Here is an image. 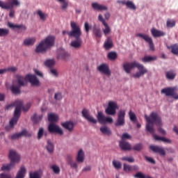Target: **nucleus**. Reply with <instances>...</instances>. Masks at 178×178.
<instances>
[{
    "mask_svg": "<svg viewBox=\"0 0 178 178\" xmlns=\"http://www.w3.org/2000/svg\"><path fill=\"white\" fill-rule=\"evenodd\" d=\"M145 119L147 121L146 130L147 131H149L150 134L153 135V137L156 141H163V143H168V144L172 143V140L168 138L155 135L154 124H156V126H161L162 124V118H161V116L159 115L157 112H152L149 116L145 115Z\"/></svg>",
    "mask_w": 178,
    "mask_h": 178,
    "instance_id": "1",
    "label": "nucleus"
},
{
    "mask_svg": "<svg viewBox=\"0 0 178 178\" xmlns=\"http://www.w3.org/2000/svg\"><path fill=\"white\" fill-rule=\"evenodd\" d=\"M71 31L67 33V35L70 37H73L75 40H72L70 43V47L74 48L75 49H79L81 48V44H83V40H81V28L80 25L77 23L72 21L70 22Z\"/></svg>",
    "mask_w": 178,
    "mask_h": 178,
    "instance_id": "2",
    "label": "nucleus"
},
{
    "mask_svg": "<svg viewBox=\"0 0 178 178\" xmlns=\"http://www.w3.org/2000/svg\"><path fill=\"white\" fill-rule=\"evenodd\" d=\"M134 67H137L138 70H139V72H137L133 75V77H134V79H140L141 76H144V74H145L148 72V70H147L144 65L136 61H134L132 63H125L123 65L124 70L128 74L131 73V69H134Z\"/></svg>",
    "mask_w": 178,
    "mask_h": 178,
    "instance_id": "3",
    "label": "nucleus"
},
{
    "mask_svg": "<svg viewBox=\"0 0 178 178\" xmlns=\"http://www.w3.org/2000/svg\"><path fill=\"white\" fill-rule=\"evenodd\" d=\"M54 44H55V37L47 36L36 47L35 52L38 54L45 52L47 49H49L51 47H54Z\"/></svg>",
    "mask_w": 178,
    "mask_h": 178,
    "instance_id": "4",
    "label": "nucleus"
},
{
    "mask_svg": "<svg viewBox=\"0 0 178 178\" xmlns=\"http://www.w3.org/2000/svg\"><path fill=\"white\" fill-rule=\"evenodd\" d=\"M20 6V1L19 0H7V2L0 1V8L9 10V9H13Z\"/></svg>",
    "mask_w": 178,
    "mask_h": 178,
    "instance_id": "5",
    "label": "nucleus"
},
{
    "mask_svg": "<svg viewBox=\"0 0 178 178\" xmlns=\"http://www.w3.org/2000/svg\"><path fill=\"white\" fill-rule=\"evenodd\" d=\"M13 106H16L15 109L17 106H20V111L22 109L24 112H27L30 109V107L31 106V104L28 103L26 106H23V102L22 100H17L14 102L13 103L8 104L6 106V110L9 111L10 108H13Z\"/></svg>",
    "mask_w": 178,
    "mask_h": 178,
    "instance_id": "6",
    "label": "nucleus"
},
{
    "mask_svg": "<svg viewBox=\"0 0 178 178\" xmlns=\"http://www.w3.org/2000/svg\"><path fill=\"white\" fill-rule=\"evenodd\" d=\"M126 110H120L118 112L117 120L115 122V127H122L126 124Z\"/></svg>",
    "mask_w": 178,
    "mask_h": 178,
    "instance_id": "7",
    "label": "nucleus"
},
{
    "mask_svg": "<svg viewBox=\"0 0 178 178\" xmlns=\"http://www.w3.org/2000/svg\"><path fill=\"white\" fill-rule=\"evenodd\" d=\"M116 109H119V106L116 102L110 101L108 102L107 108L105 110L106 115L111 116H115L116 115Z\"/></svg>",
    "mask_w": 178,
    "mask_h": 178,
    "instance_id": "8",
    "label": "nucleus"
},
{
    "mask_svg": "<svg viewBox=\"0 0 178 178\" xmlns=\"http://www.w3.org/2000/svg\"><path fill=\"white\" fill-rule=\"evenodd\" d=\"M161 94H165L166 97H172L174 99H178V94L176 92L175 87H168L161 90Z\"/></svg>",
    "mask_w": 178,
    "mask_h": 178,
    "instance_id": "9",
    "label": "nucleus"
},
{
    "mask_svg": "<svg viewBox=\"0 0 178 178\" xmlns=\"http://www.w3.org/2000/svg\"><path fill=\"white\" fill-rule=\"evenodd\" d=\"M27 170H26V167L24 165H22L19 170H18L15 178H24L26 177V173ZM0 178H12L10 175H8L6 173H1L0 174Z\"/></svg>",
    "mask_w": 178,
    "mask_h": 178,
    "instance_id": "10",
    "label": "nucleus"
},
{
    "mask_svg": "<svg viewBox=\"0 0 178 178\" xmlns=\"http://www.w3.org/2000/svg\"><path fill=\"white\" fill-rule=\"evenodd\" d=\"M8 158L10 161V163L14 165H16V163H19L20 162V154H19L16 150H10Z\"/></svg>",
    "mask_w": 178,
    "mask_h": 178,
    "instance_id": "11",
    "label": "nucleus"
},
{
    "mask_svg": "<svg viewBox=\"0 0 178 178\" xmlns=\"http://www.w3.org/2000/svg\"><path fill=\"white\" fill-rule=\"evenodd\" d=\"M20 106H18L15 110L13 118L10 120V127H13V126L17 124V121L19 118H20Z\"/></svg>",
    "mask_w": 178,
    "mask_h": 178,
    "instance_id": "12",
    "label": "nucleus"
},
{
    "mask_svg": "<svg viewBox=\"0 0 178 178\" xmlns=\"http://www.w3.org/2000/svg\"><path fill=\"white\" fill-rule=\"evenodd\" d=\"M98 20L99 22H101L104 26V29H103V33L104 35H108V34H111V26L106 23V21H105V19H104V17H102V15L99 14L98 16Z\"/></svg>",
    "mask_w": 178,
    "mask_h": 178,
    "instance_id": "13",
    "label": "nucleus"
},
{
    "mask_svg": "<svg viewBox=\"0 0 178 178\" xmlns=\"http://www.w3.org/2000/svg\"><path fill=\"white\" fill-rule=\"evenodd\" d=\"M137 36L140 37V38H143L145 40V42L149 44V49L151 51H155L154 42L152 41V38H151V37H149L148 35L143 34V33H138Z\"/></svg>",
    "mask_w": 178,
    "mask_h": 178,
    "instance_id": "14",
    "label": "nucleus"
},
{
    "mask_svg": "<svg viewBox=\"0 0 178 178\" xmlns=\"http://www.w3.org/2000/svg\"><path fill=\"white\" fill-rule=\"evenodd\" d=\"M81 113H82V116L86 120H88V122H90V123H92L93 124H95L97 123V120L90 114V112L86 108H83L82 110Z\"/></svg>",
    "mask_w": 178,
    "mask_h": 178,
    "instance_id": "15",
    "label": "nucleus"
},
{
    "mask_svg": "<svg viewBox=\"0 0 178 178\" xmlns=\"http://www.w3.org/2000/svg\"><path fill=\"white\" fill-rule=\"evenodd\" d=\"M48 131L49 133H56L57 134H60V136L63 134V130L59 126L56 125V124L54 123L49 124Z\"/></svg>",
    "mask_w": 178,
    "mask_h": 178,
    "instance_id": "16",
    "label": "nucleus"
},
{
    "mask_svg": "<svg viewBox=\"0 0 178 178\" xmlns=\"http://www.w3.org/2000/svg\"><path fill=\"white\" fill-rule=\"evenodd\" d=\"M97 70L106 76H111V70L109 69V65L106 63L101 64L97 67Z\"/></svg>",
    "mask_w": 178,
    "mask_h": 178,
    "instance_id": "17",
    "label": "nucleus"
},
{
    "mask_svg": "<svg viewBox=\"0 0 178 178\" xmlns=\"http://www.w3.org/2000/svg\"><path fill=\"white\" fill-rule=\"evenodd\" d=\"M123 170L125 173H130V172H138L140 168L138 165H131L124 163L123 164Z\"/></svg>",
    "mask_w": 178,
    "mask_h": 178,
    "instance_id": "18",
    "label": "nucleus"
},
{
    "mask_svg": "<svg viewBox=\"0 0 178 178\" xmlns=\"http://www.w3.org/2000/svg\"><path fill=\"white\" fill-rule=\"evenodd\" d=\"M57 59L58 60H65V62H67V60L70 59V54L65 50H61L57 55Z\"/></svg>",
    "mask_w": 178,
    "mask_h": 178,
    "instance_id": "19",
    "label": "nucleus"
},
{
    "mask_svg": "<svg viewBox=\"0 0 178 178\" xmlns=\"http://www.w3.org/2000/svg\"><path fill=\"white\" fill-rule=\"evenodd\" d=\"M150 149L155 154H159L161 156H165L166 155V152L163 147L160 146L151 145L149 147Z\"/></svg>",
    "mask_w": 178,
    "mask_h": 178,
    "instance_id": "20",
    "label": "nucleus"
},
{
    "mask_svg": "<svg viewBox=\"0 0 178 178\" xmlns=\"http://www.w3.org/2000/svg\"><path fill=\"white\" fill-rule=\"evenodd\" d=\"M23 136L25 137H31V134L29 133L27 130L23 129L22 132L13 134L11 136V140H17L20 137H23Z\"/></svg>",
    "mask_w": 178,
    "mask_h": 178,
    "instance_id": "21",
    "label": "nucleus"
},
{
    "mask_svg": "<svg viewBox=\"0 0 178 178\" xmlns=\"http://www.w3.org/2000/svg\"><path fill=\"white\" fill-rule=\"evenodd\" d=\"M8 27H9V29H11V30H21V31H26V30H27V27H26L23 24H15L12 22H8L7 24Z\"/></svg>",
    "mask_w": 178,
    "mask_h": 178,
    "instance_id": "22",
    "label": "nucleus"
},
{
    "mask_svg": "<svg viewBox=\"0 0 178 178\" xmlns=\"http://www.w3.org/2000/svg\"><path fill=\"white\" fill-rule=\"evenodd\" d=\"M25 79L29 80L32 86H38L40 84V81L35 75L29 74L25 76Z\"/></svg>",
    "mask_w": 178,
    "mask_h": 178,
    "instance_id": "23",
    "label": "nucleus"
},
{
    "mask_svg": "<svg viewBox=\"0 0 178 178\" xmlns=\"http://www.w3.org/2000/svg\"><path fill=\"white\" fill-rule=\"evenodd\" d=\"M61 126L65 129V130H68V131H72L74 129V122L72 121H67L65 122H63Z\"/></svg>",
    "mask_w": 178,
    "mask_h": 178,
    "instance_id": "24",
    "label": "nucleus"
},
{
    "mask_svg": "<svg viewBox=\"0 0 178 178\" xmlns=\"http://www.w3.org/2000/svg\"><path fill=\"white\" fill-rule=\"evenodd\" d=\"M118 2L119 3H122V5L127 6V8H128V9H131V10H136V9H137L136 4H134V3L131 1H121Z\"/></svg>",
    "mask_w": 178,
    "mask_h": 178,
    "instance_id": "25",
    "label": "nucleus"
},
{
    "mask_svg": "<svg viewBox=\"0 0 178 178\" xmlns=\"http://www.w3.org/2000/svg\"><path fill=\"white\" fill-rule=\"evenodd\" d=\"M120 147L122 151H130L131 150V145L129 143V142H126L124 140L120 141Z\"/></svg>",
    "mask_w": 178,
    "mask_h": 178,
    "instance_id": "26",
    "label": "nucleus"
},
{
    "mask_svg": "<svg viewBox=\"0 0 178 178\" xmlns=\"http://www.w3.org/2000/svg\"><path fill=\"white\" fill-rule=\"evenodd\" d=\"M151 33H152V35H153L155 38H156L158 37H163V35H165V34H166L165 32H163L162 31L157 30L155 28H153L151 30Z\"/></svg>",
    "mask_w": 178,
    "mask_h": 178,
    "instance_id": "27",
    "label": "nucleus"
},
{
    "mask_svg": "<svg viewBox=\"0 0 178 178\" xmlns=\"http://www.w3.org/2000/svg\"><path fill=\"white\" fill-rule=\"evenodd\" d=\"M92 8L94 10H108V7L104 5H100L98 3H92Z\"/></svg>",
    "mask_w": 178,
    "mask_h": 178,
    "instance_id": "28",
    "label": "nucleus"
},
{
    "mask_svg": "<svg viewBox=\"0 0 178 178\" xmlns=\"http://www.w3.org/2000/svg\"><path fill=\"white\" fill-rule=\"evenodd\" d=\"M165 77L168 80H173L176 79V72L173 70H170L165 72Z\"/></svg>",
    "mask_w": 178,
    "mask_h": 178,
    "instance_id": "29",
    "label": "nucleus"
},
{
    "mask_svg": "<svg viewBox=\"0 0 178 178\" xmlns=\"http://www.w3.org/2000/svg\"><path fill=\"white\" fill-rule=\"evenodd\" d=\"M16 83L17 86H19V87H24L25 83L24 80H26V78L22 75H16Z\"/></svg>",
    "mask_w": 178,
    "mask_h": 178,
    "instance_id": "30",
    "label": "nucleus"
},
{
    "mask_svg": "<svg viewBox=\"0 0 178 178\" xmlns=\"http://www.w3.org/2000/svg\"><path fill=\"white\" fill-rule=\"evenodd\" d=\"M76 160V162H79V163H83V162H84V152L83 149L79 150Z\"/></svg>",
    "mask_w": 178,
    "mask_h": 178,
    "instance_id": "31",
    "label": "nucleus"
},
{
    "mask_svg": "<svg viewBox=\"0 0 178 178\" xmlns=\"http://www.w3.org/2000/svg\"><path fill=\"white\" fill-rule=\"evenodd\" d=\"M112 47H113V42H112V39H111L110 37H108L106 40L104 42V48L108 50V49H111Z\"/></svg>",
    "mask_w": 178,
    "mask_h": 178,
    "instance_id": "32",
    "label": "nucleus"
},
{
    "mask_svg": "<svg viewBox=\"0 0 178 178\" xmlns=\"http://www.w3.org/2000/svg\"><path fill=\"white\" fill-rule=\"evenodd\" d=\"M20 88H22V86H19V85H13L10 87V91L14 95H17V94H20Z\"/></svg>",
    "mask_w": 178,
    "mask_h": 178,
    "instance_id": "33",
    "label": "nucleus"
},
{
    "mask_svg": "<svg viewBox=\"0 0 178 178\" xmlns=\"http://www.w3.org/2000/svg\"><path fill=\"white\" fill-rule=\"evenodd\" d=\"M67 161L71 168H73V169H77V163L73 162V157L72 156H67Z\"/></svg>",
    "mask_w": 178,
    "mask_h": 178,
    "instance_id": "34",
    "label": "nucleus"
},
{
    "mask_svg": "<svg viewBox=\"0 0 178 178\" xmlns=\"http://www.w3.org/2000/svg\"><path fill=\"white\" fill-rule=\"evenodd\" d=\"M168 49H170L173 55H178V44H175L171 46H167Z\"/></svg>",
    "mask_w": 178,
    "mask_h": 178,
    "instance_id": "35",
    "label": "nucleus"
},
{
    "mask_svg": "<svg viewBox=\"0 0 178 178\" xmlns=\"http://www.w3.org/2000/svg\"><path fill=\"white\" fill-rule=\"evenodd\" d=\"M97 118L99 123H101V124H105V119L106 117L104 115L102 112H98Z\"/></svg>",
    "mask_w": 178,
    "mask_h": 178,
    "instance_id": "36",
    "label": "nucleus"
},
{
    "mask_svg": "<svg viewBox=\"0 0 178 178\" xmlns=\"http://www.w3.org/2000/svg\"><path fill=\"white\" fill-rule=\"evenodd\" d=\"M35 42V38H26L24 40L23 44L29 47L30 45H34Z\"/></svg>",
    "mask_w": 178,
    "mask_h": 178,
    "instance_id": "37",
    "label": "nucleus"
},
{
    "mask_svg": "<svg viewBox=\"0 0 178 178\" xmlns=\"http://www.w3.org/2000/svg\"><path fill=\"white\" fill-rule=\"evenodd\" d=\"M100 131L106 136H111V134H112V131H111V129L108 127H100Z\"/></svg>",
    "mask_w": 178,
    "mask_h": 178,
    "instance_id": "38",
    "label": "nucleus"
},
{
    "mask_svg": "<svg viewBox=\"0 0 178 178\" xmlns=\"http://www.w3.org/2000/svg\"><path fill=\"white\" fill-rule=\"evenodd\" d=\"M152 60H156V56H146L142 58V62H143V63L152 62Z\"/></svg>",
    "mask_w": 178,
    "mask_h": 178,
    "instance_id": "39",
    "label": "nucleus"
},
{
    "mask_svg": "<svg viewBox=\"0 0 178 178\" xmlns=\"http://www.w3.org/2000/svg\"><path fill=\"white\" fill-rule=\"evenodd\" d=\"M12 168H15L14 164L12 163H10L9 164H3L1 166V170H2V172H5V170L9 171Z\"/></svg>",
    "mask_w": 178,
    "mask_h": 178,
    "instance_id": "40",
    "label": "nucleus"
},
{
    "mask_svg": "<svg viewBox=\"0 0 178 178\" xmlns=\"http://www.w3.org/2000/svg\"><path fill=\"white\" fill-rule=\"evenodd\" d=\"M46 148L49 154H52V152H54V143H51V140H48Z\"/></svg>",
    "mask_w": 178,
    "mask_h": 178,
    "instance_id": "41",
    "label": "nucleus"
},
{
    "mask_svg": "<svg viewBox=\"0 0 178 178\" xmlns=\"http://www.w3.org/2000/svg\"><path fill=\"white\" fill-rule=\"evenodd\" d=\"M9 35V29L0 28V37H6Z\"/></svg>",
    "mask_w": 178,
    "mask_h": 178,
    "instance_id": "42",
    "label": "nucleus"
},
{
    "mask_svg": "<svg viewBox=\"0 0 178 178\" xmlns=\"http://www.w3.org/2000/svg\"><path fill=\"white\" fill-rule=\"evenodd\" d=\"M107 56L110 60H115L118 58V54L115 51H111L108 54Z\"/></svg>",
    "mask_w": 178,
    "mask_h": 178,
    "instance_id": "43",
    "label": "nucleus"
},
{
    "mask_svg": "<svg viewBox=\"0 0 178 178\" xmlns=\"http://www.w3.org/2000/svg\"><path fill=\"white\" fill-rule=\"evenodd\" d=\"M44 65L47 67H52V66H54V65H55V60L54 59L46 60L45 62H44Z\"/></svg>",
    "mask_w": 178,
    "mask_h": 178,
    "instance_id": "44",
    "label": "nucleus"
},
{
    "mask_svg": "<svg viewBox=\"0 0 178 178\" xmlns=\"http://www.w3.org/2000/svg\"><path fill=\"white\" fill-rule=\"evenodd\" d=\"M42 119V115L37 116V114H34L33 116L31 118V120L32 122H33V123H38V122H40V120H41Z\"/></svg>",
    "mask_w": 178,
    "mask_h": 178,
    "instance_id": "45",
    "label": "nucleus"
},
{
    "mask_svg": "<svg viewBox=\"0 0 178 178\" xmlns=\"http://www.w3.org/2000/svg\"><path fill=\"white\" fill-rule=\"evenodd\" d=\"M58 2H60L62 3L61 8L63 10L65 9H67V6H69V2L66 0H57Z\"/></svg>",
    "mask_w": 178,
    "mask_h": 178,
    "instance_id": "46",
    "label": "nucleus"
},
{
    "mask_svg": "<svg viewBox=\"0 0 178 178\" xmlns=\"http://www.w3.org/2000/svg\"><path fill=\"white\" fill-rule=\"evenodd\" d=\"M37 15H38L39 17L40 18V20H45L47 19V14L42 13L41 10H38L36 12Z\"/></svg>",
    "mask_w": 178,
    "mask_h": 178,
    "instance_id": "47",
    "label": "nucleus"
},
{
    "mask_svg": "<svg viewBox=\"0 0 178 178\" xmlns=\"http://www.w3.org/2000/svg\"><path fill=\"white\" fill-rule=\"evenodd\" d=\"M122 161H124V162H129V163H133V162H134V158L133 156H123L121 159Z\"/></svg>",
    "mask_w": 178,
    "mask_h": 178,
    "instance_id": "48",
    "label": "nucleus"
},
{
    "mask_svg": "<svg viewBox=\"0 0 178 178\" xmlns=\"http://www.w3.org/2000/svg\"><path fill=\"white\" fill-rule=\"evenodd\" d=\"M132 149H134V151H137L138 152H140V151L143 149V143L136 144L132 147Z\"/></svg>",
    "mask_w": 178,
    "mask_h": 178,
    "instance_id": "49",
    "label": "nucleus"
},
{
    "mask_svg": "<svg viewBox=\"0 0 178 178\" xmlns=\"http://www.w3.org/2000/svg\"><path fill=\"white\" fill-rule=\"evenodd\" d=\"M113 166L115 168V169H121L122 168V163L120 161H118L116 160L113 161Z\"/></svg>",
    "mask_w": 178,
    "mask_h": 178,
    "instance_id": "50",
    "label": "nucleus"
},
{
    "mask_svg": "<svg viewBox=\"0 0 178 178\" xmlns=\"http://www.w3.org/2000/svg\"><path fill=\"white\" fill-rule=\"evenodd\" d=\"M129 115L130 120H131V122H137V116H136V113L130 111L129 112Z\"/></svg>",
    "mask_w": 178,
    "mask_h": 178,
    "instance_id": "51",
    "label": "nucleus"
},
{
    "mask_svg": "<svg viewBox=\"0 0 178 178\" xmlns=\"http://www.w3.org/2000/svg\"><path fill=\"white\" fill-rule=\"evenodd\" d=\"M49 122H56L58 120V116L55 114H49L48 115Z\"/></svg>",
    "mask_w": 178,
    "mask_h": 178,
    "instance_id": "52",
    "label": "nucleus"
},
{
    "mask_svg": "<svg viewBox=\"0 0 178 178\" xmlns=\"http://www.w3.org/2000/svg\"><path fill=\"white\" fill-rule=\"evenodd\" d=\"M93 33L95 37H98V38H101L102 37V34L101 33V30H99V29L94 28Z\"/></svg>",
    "mask_w": 178,
    "mask_h": 178,
    "instance_id": "53",
    "label": "nucleus"
},
{
    "mask_svg": "<svg viewBox=\"0 0 178 178\" xmlns=\"http://www.w3.org/2000/svg\"><path fill=\"white\" fill-rule=\"evenodd\" d=\"M166 24L167 27H175V26H176V21L174 19H168Z\"/></svg>",
    "mask_w": 178,
    "mask_h": 178,
    "instance_id": "54",
    "label": "nucleus"
},
{
    "mask_svg": "<svg viewBox=\"0 0 178 178\" xmlns=\"http://www.w3.org/2000/svg\"><path fill=\"white\" fill-rule=\"evenodd\" d=\"M29 178H41V177L38 171H35L34 172H29Z\"/></svg>",
    "mask_w": 178,
    "mask_h": 178,
    "instance_id": "55",
    "label": "nucleus"
},
{
    "mask_svg": "<svg viewBox=\"0 0 178 178\" xmlns=\"http://www.w3.org/2000/svg\"><path fill=\"white\" fill-rule=\"evenodd\" d=\"M51 169L54 173H55L56 175H59V173H60V168H59L58 165H52Z\"/></svg>",
    "mask_w": 178,
    "mask_h": 178,
    "instance_id": "56",
    "label": "nucleus"
},
{
    "mask_svg": "<svg viewBox=\"0 0 178 178\" xmlns=\"http://www.w3.org/2000/svg\"><path fill=\"white\" fill-rule=\"evenodd\" d=\"M42 136H44V128H40L38 133V140H41Z\"/></svg>",
    "mask_w": 178,
    "mask_h": 178,
    "instance_id": "57",
    "label": "nucleus"
},
{
    "mask_svg": "<svg viewBox=\"0 0 178 178\" xmlns=\"http://www.w3.org/2000/svg\"><path fill=\"white\" fill-rule=\"evenodd\" d=\"M121 138L122 141H124V140H129V138H131V136L129 134L125 133L122 134Z\"/></svg>",
    "mask_w": 178,
    "mask_h": 178,
    "instance_id": "58",
    "label": "nucleus"
},
{
    "mask_svg": "<svg viewBox=\"0 0 178 178\" xmlns=\"http://www.w3.org/2000/svg\"><path fill=\"white\" fill-rule=\"evenodd\" d=\"M54 99H56V101H60V99H62V93L60 92L55 93Z\"/></svg>",
    "mask_w": 178,
    "mask_h": 178,
    "instance_id": "59",
    "label": "nucleus"
},
{
    "mask_svg": "<svg viewBox=\"0 0 178 178\" xmlns=\"http://www.w3.org/2000/svg\"><path fill=\"white\" fill-rule=\"evenodd\" d=\"M90 29H91V26H90V24H88V22H85L84 24V29L85 31L87 34H88L89 31H90Z\"/></svg>",
    "mask_w": 178,
    "mask_h": 178,
    "instance_id": "60",
    "label": "nucleus"
},
{
    "mask_svg": "<svg viewBox=\"0 0 178 178\" xmlns=\"http://www.w3.org/2000/svg\"><path fill=\"white\" fill-rule=\"evenodd\" d=\"M9 11V17H10L11 19H13V17H15V11L13 8H9L8 9Z\"/></svg>",
    "mask_w": 178,
    "mask_h": 178,
    "instance_id": "61",
    "label": "nucleus"
},
{
    "mask_svg": "<svg viewBox=\"0 0 178 178\" xmlns=\"http://www.w3.org/2000/svg\"><path fill=\"white\" fill-rule=\"evenodd\" d=\"M145 160L147 162H149V163H152L153 165H155L156 162L155 160H154V159L151 158V157H148V156H145Z\"/></svg>",
    "mask_w": 178,
    "mask_h": 178,
    "instance_id": "62",
    "label": "nucleus"
},
{
    "mask_svg": "<svg viewBox=\"0 0 178 178\" xmlns=\"http://www.w3.org/2000/svg\"><path fill=\"white\" fill-rule=\"evenodd\" d=\"M17 71L16 67H10L7 68V72H11L12 73H15Z\"/></svg>",
    "mask_w": 178,
    "mask_h": 178,
    "instance_id": "63",
    "label": "nucleus"
},
{
    "mask_svg": "<svg viewBox=\"0 0 178 178\" xmlns=\"http://www.w3.org/2000/svg\"><path fill=\"white\" fill-rule=\"evenodd\" d=\"M144 176H145V175L143 172H137L134 175V177H136V178H144Z\"/></svg>",
    "mask_w": 178,
    "mask_h": 178,
    "instance_id": "64",
    "label": "nucleus"
}]
</instances>
